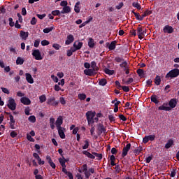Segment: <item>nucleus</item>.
Returning a JSON list of instances; mask_svg holds the SVG:
<instances>
[{
    "mask_svg": "<svg viewBox=\"0 0 179 179\" xmlns=\"http://www.w3.org/2000/svg\"><path fill=\"white\" fill-rule=\"evenodd\" d=\"M75 40L73 35L69 34L67 36V40L65 41L66 45H69V44H72Z\"/></svg>",
    "mask_w": 179,
    "mask_h": 179,
    "instance_id": "2eb2a0df",
    "label": "nucleus"
},
{
    "mask_svg": "<svg viewBox=\"0 0 179 179\" xmlns=\"http://www.w3.org/2000/svg\"><path fill=\"white\" fill-rule=\"evenodd\" d=\"M85 117L87 118L88 125H92L94 122V117H96L95 111H87L85 114Z\"/></svg>",
    "mask_w": 179,
    "mask_h": 179,
    "instance_id": "f257e3e1",
    "label": "nucleus"
},
{
    "mask_svg": "<svg viewBox=\"0 0 179 179\" xmlns=\"http://www.w3.org/2000/svg\"><path fill=\"white\" fill-rule=\"evenodd\" d=\"M179 76V69H174L171 70L165 76L166 79H173V78H177Z\"/></svg>",
    "mask_w": 179,
    "mask_h": 179,
    "instance_id": "f03ea898",
    "label": "nucleus"
},
{
    "mask_svg": "<svg viewBox=\"0 0 179 179\" xmlns=\"http://www.w3.org/2000/svg\"><path fill=\"white\" fill-rule=\"evenodd\" d=\"M49 44H50V41L47 40H43L41 41V45L43 46L49 45Z\"/></svg>",
    "mask_w": 179,
    "mask_h": 179,
    "instance_id": "de8ad7c7",
    "label": "nucleus"
},
{
    "mask_svg": "<svg viewBox=\"0 0 179 179\" xmlns=\"http://www.w3.org/2000/svg\"><path fill=\"white\" fill-rule=\"evenodd\" d=\"M115 85H116V86H117V89H121V87H122V85H121V83H120V81H118V80H116L115 82Z\"/></svg>",
    "mask_w": 179,
    "mask_h": 179,
    "instance_id": "e2e57ef3",
    "label": "nucleus"
},
{
    "mask_svg": "<svg viewBox=\"0 0 179 179\" xmlns=\"http://www.w3.org/2000/svg\"><path fill=\"white\" fill-rule=\"evenodd\" d=\"M60 6H63L64 8L65 6H68V1H62L60 3Z\"/></svg>",
    "mask_w": 179,
    "mask_h": 179,
    "instance_id": "864d4df0",
    "label": "nucleus"
},
{
    "mask_svg": "<svg viewBox=\"0 0 179 179\" xmlns=\"http://www.w3.org/2000/svg\"><path fill=\"white\" fill-rule=\"evenodd\" d=\"M161 82H162V78H160V76H157L155 79V85H157V86H159V85H160Z\"/></svg>",
    "mask_w": 179,
    "mask_h": 179,
    "instance_id": "7c9ffc66",
    "label": "nucleus"
},
{
    "mask_svg": "<svg viewBox=\"0 0 179 179\" xmlns=\"http://www.w3.org/2000/svg\"><path fill=\"white\" fill-rule=\"evenodd\" d=\"M85 145L83 146V149L86 150L89 149V140L87 139L85 141Z\"/></svg>",
    "mask_w": 179,
    "mask_h": 179,
    "instance_id": "79ce46f5",
    "label": "nucleus"
},
{
    "mask_svg": "<svg viewBox=\"0 0 179 179\" xmlns=\"http://www.w3.org/2000/svg\"><path fill=\"white\" fill-rule=\"evenodd\" d=\"M85 75H87V76H92V75L94 73V69H88L84 70Z\"/></svg>",
    "mask_w": 179,
    "mask_h": 179,
    "instance_id": "6ab92c4d",
    "label": "nucleus"
},
{
    "mask_svg": "<svg viewBox=\"0 0 179 179\" xmlns=\"http://www.w3.org/2000/svg\"><path fill=\"white\" fill-rule=\"evenodd\" d=\"M68 162V160L66 159H65V157H62V158H59V163H60L62 167H66V165L65 164V163H66Z\"/></svg>",
    "mask_w": 179,
    "mask_h": 179,
    "instance_id": "b1692460",
    "label": "nucleus"
},
{
    "mask_svg": "<svg viewBox=\"0 0 179 179\" xmlns=\"http://www.w3.org/2000/svg\"><path fill=\"white\" fill-rule=\"evenodd\" d=\"M98 131H99V134H106V130L103 124L99 123L98 124Z\"/></svg>",
    "mask_w": 179,
    "mask_h": 179,
    "instance_id": "aec40b11",
    "label": "nucleus"
},
{
    "mask_svg": "<svg viewBox=\"0 0 179 179\" xmlns=\"http://www.w3.org/2000/svg\"><path fill=\"white\" fill-rule=\"evenodd\" d=\"M16 101H15V99L12 97H10L8 101L7 107L11 111H15L16 110Z\"/></svg>",
    "mask_w": 179,
    "mask_h": 179,
    "instance_id": "7ed1b4c3",
    "label": "nucleus"
},
{
    "mask_svg": "<svg viewBox=\"0 0 179 179\" xmlns=\"http://www.w3.org/2000/svg\"><path fill=\"white\" fill-rule=\"evenodd\" d=\"M134 16H135V17L137 20L142 21V18H141V15L139 14V13H134Z\"/></svg>",
    "mask_w": 179,
    "mask_h": 179,
    "instance_id": "8fccbe9b",
    "label": "nucleus"
},
{
    "mask_svg": "<svg viewBox=\"0 0 179 179\" xmlns=\"http://www.w3.org/2000/svg\"><path fill=\"white\" fill-rule=\"evenodd\" d=\"M104 72L106 75H114V70H110V69L105 68Z\"/></svg>",
    "mask_w": 179,
    "mask_h": 179,
    "instance_id": "2f4dec72",
    "label": "nucleus"
},
{
    "mask_svg": "<svg viewBox=\"0 0 179 179\" xmlns=\"http://www.w3.org/2000/svg\"><path fill=\"white\" fill-rule=\"evenodd\" d=\"M80 5V1H78L76 3L75 6H74V11L76 13H79L80 12V8L79 6Z\"/></svg>",
    "mask_w": 179,
    "mask_h": 179,
    "instance_id": "a878e982",
    "label": "nucleus"
},
{
    "mask_svg": "<svg viewBox=\"0 0 179 179\" xmlns=\"http://www.w3.org/2000/svg\"><path fill=\"white\" fill-rule=\"evenodd\" d=\"M177 103H178V99L176 98H173L169 101L168 105L169 106V107L171 108V109L176 108V107H177Z\"/></svg>",
    "mask_w": 179,
    "mask_h": 179,
    "instance_id": "0eeeda50",
    "label": "nucleus"
},
{
    "mask_svg": "<svg viewBox=\"0 0 179 179\" xmlns=\"http://www.w3.org/2000/svg\"><path fill=\"white\" fill-rule=\"evenodd\" d=\"M143 142L144 143H148V142H149V138L148 137V136H145L143 138Z\"/></svg>",
    "mask_w": 179,
    "mask_h": 179,
    "instance_id": "774afa93",
    "label": "nucleus"
},
{
    "mask_svg": "<svg viewBox=\"0 0 179 179\" xmlns=\"http://www.w3.org/2000/svg\"><path fill=\"white\" fill-rule=\"evenodd\" d=\"M120 68H124V71L126 75H129V66H128V62L124 61L120 64Z\"/></svg>",
    "mask_w": 179,
    "mask_h": 179,
    "instance_id": "6e6552de",
    "label": "nucleus"
},
{
    "mask_svg": "<svg viewBox=\"0 0 179 179\" xmlns=\"http://www.w3.org/2000/svg\"><path fill=\"white\" fill-rule=\"evenodd\" d=\"M150 100L152 103H155V104H158L160 103V101L157 100V96L156 95H152L150 96Z\"/></svg>",
    "mask_w": 179,
    "mask_h": 179,
    "instance_id": "cd10ccee",
    "label": "nucleus"
},
{
    "mask_svg": "<svg viewBox=\"0 0 179 179\" xmlns=\"http://www.w3.org/2000/svg\"><path fill=\"white\" fill-rule=\"evenodd\" d=\"M164 33H168V34H171L174 33V28L170 25H166L163 29Z\"/></svg>",
    "mask_w": 179,
    "mask_h": 179,
    "instance_id": "9d476101",
    "label": "nucleus"
},
{
    "mask_svg": "<svg viewBox=\"0 0 179 179\" xmlns=\"http://www.w3.org/2000/svg\"><path fill=\"white\" fill-rule=\"evenodd\" d=\"M108 119L110 122H114V121H115V117L112 115H108Z\"/></svg>",
    "mask_w": 179,
    "mask_h": 179,
    "instance_id": "13d9d810",
    "label": "nucleus"
},
{
    "mask_svg": "<svg viewBox=\"0 0 179 179\" xmlns=\"http://www.w3.org/2000/svg\"><path fill=\"white\" fill-rule=\"evenodd\" d=\"M20 101L24 106H30V104H31V101H30V99H29L26 96L22 97L20 99Z\"/></svg>",
    "mask_w": 179,
    "mask_h": 179,
    "instance_id": "f8f14e48",
    "label": "nucleus"
},
{
    "mask_svg": "<svg viewBox=\"0 0 179 179\" xmlns=\"http://www.w3.org/2000/svg\"><path fill=\"white\" fill-rule=\"evenodd\" d=\"M27 139H28V141H29V142H34V138H33V137H31V136L29 134H27Z\"/></svg>",
    "mask_w": 179,
    "mask_h": 179,
    "instance_id": "49530a36",
    "label": "nucleus"
},
{
    "mask_svg": "<svg viewBox=\"0 0 179 179\" xmlns=\"http://www.w3.org/2000/svg\"><path fill=\"white\" fill-rule=\"evenodd\" d=\"M119 118L122 121H127V117H125L124 115L122 114L119 115Z\"/></svg>",
    "mask_w": 179,
    "mask_h": 179,
    "instance_id": "69168bd1",
    "label": "nucleus"
},
{
    "mask_svg": "<svg viewBox=\"0 0 179 179\" xmlns=\"http://www.w3.org/2000/svg\"><path fill=\"white\" fill-rule=\"evenodd\" d=\"M66 176H68L69 179H73V175L72 173L70 172V171H68V172L66 173Z\"/></svg>",
    "mask_w": 179,
    "mask_h": 179,
    "instance_id": "bf43d9fd",
    "label": "nucleus"
},
{
    "mask_svg": "<svg viewBox=\"0 0 179 179\" xmlns=\"http://www.w3.org/2000/svg\"><path fill=\"white\" fill-rule=\"evenodd\" d=\"M64 123V119L62 118V116H59L55 122V125L57 128H62L61 127L62 124Z\"/></svg>",
    "mask_w": 179,
    "mask_h": 179,
    "instance_id": "ddd939ff",
    "label": "nucleus"
},
{
    "mask_svg": "<svg viewBox=\"0 0 179 179\" xmlns=\"http://www.w3.org/2000/svg\"><path fill=\"white\" fill-rule=\"evenodd\" d=\"M114 61L116 62L117 64H120V62H122V64L124 62L127 60L124 59V57H122L117 56L115 57Z\"/></svg>",
    "mask_w": 179,
    "mask_h": 179,
    "instance_id": "393cba45",
    "label": "nucleus"
},
{
    "mask_svg": "<svg viewBox=\"0 0 179 179\" xmlns=\"http://www.w3.org/2000/svg\"><path fill=\"white\" fill-rule=\"evenodd\" d=\"M10 128L11 129H15V122H16V121L15 120V118L13 117V115H10Z\"/></svg>",
    "mask_w": 179,
    "mask_h": 179,
    "instance_id": "a211bd4d",
    "label": "nucleus"
},
{
    "mask_svg": "<svg viewBox=\"0 0 179 179\" xmlns=\"http://www.w3.org/2000/svg\"><path fill=\"white\" fill-rule=\"evenodd\" d=\"M168 103H164L162 106L158 107V110L160 111H171V108H169Z\"/></svg>",
    "mask_w": 179,
    "mask_h": 179,
    "instance_id": "9b49d317",
    "label": "nucleus"
},
{
    "mask_svg": "<svg viewBox=\"0 0 179 179\" xmlns=\"http://www.w3.org/2000/svg\"><path fill=\"white\" fill-rule=\"evenodd\" d=\"M1 90H2L3 93H5L6 94H9L10 92H9V90L6 87H1Z\"/></svg>",
    "mask_w": 179,
    "mask_h": 179,
    "instance_id": "c03bdc74",
    "label": "nucleus"
},
{
    "mask_svg": "<svg viewBox=\"0 0 179 179\" xmlns=\"http://www.w3.org/2000/svg\"><path fill=\"white\" fill-rule=\"evenodd\" d=\"M36 24H37V19L36 18V17H33L31 20V24L34 26Z\"/></svg>",
    "mask_w": 179,
    "mask_h": 179,
    "instance_id": "a18cd8bd",
    "label": "nucleus"
},
{
    "mask_svg": "<svg viewBox=\"0 0 179 179\" xmlns=\"http://www.w3.org/2000/svg\"><path fill=\"white\" fill-rule=\"evenodd\" d=\"M96 66H97V63H96V62L93 61L91 62V68H92V69H95Z\"/></svg>",
    "mask_w": 179,
    "mask_h": 179,
    "instance_id": "0e129e2a",
    "label": "nucleus"
},
{
    "mask_svg": "<svg viewBox=\"0 0 179 179\" xmlns=\"http://www.w3.org/2000/svg\"><path fill=\"white\" fill-rule=\"evenodd\" d=\"M117 45V41H113L110 43V44L108 45V50L109 51H113V50H115V45Z\"/></svg>",
    "mask_w": 179,
    "mask_h": 179,
    "instance_id": "5701e85b",
    "label": "nucleus"
},
{
    "mask_svg": "<svg viewBox=\"0 0 179 179\" xmlns=\"http://www.w3.org/2000/svg\"><path fill=\"white\" fill-rule=\"evenodd\" d=\"M83 46V42H80V41H75L73 47H76V49L78 50H80V48H82V47Z\"/></svg>",
    "mask_w": 179,
    "mask_h": 179,
    "instance_id": "4be33fe9",
    "label": "nucleus"
},
{
    "mask_svg": "<svg viewBox=\"0 0 179 179\" xmlns=\"http://www.w3.org/2000/svg\"><path fill=\"white\" fill-rule=\"evenodd\" d=\"M94 39L90 38L88 41V47H90V48H94Z\"/></svg>",
    "mask_w": 179,
    "mask_h": 179,
    "instance_id": "bb28decb",
    "label": "nucleus"
},
{
    "mask_svg": "<svg viewBox=\"0 0 179 179\" xmlns=\"http://www.w3.org/2000/svg\"><path fill=\"white\" fill-rule=\"evenodd\" d=\"M142 150H143V148L139 146L138 148L134 150V153H135V155H139L142 152Z\"/></svg>",
    "mask_w": 179,
    "mask_h": 179,
    "instance_id": "473e14b6",
    "label": "nucleus"
},
{
    "mask_svg": "<svg viewBox=\"0 0 179 179\" xmlns=\"http://www.w3.org/2000/svg\"><path fill=\"white\" fill-rule=\"evenodd\" d=\"M20 36L22 40H27L29 37V32H25L24 31H20Z\"/></svg>",
    "mask_w": 179,
    "mask_h": 179,
    "instance_id": "412c9836",
    "label": "nucleus"
},
{
    "mask_svg": "<svg viewBox=\"0 0 179 179\" xmlns=\"http://www.w3.org/2000/svg\"><path fill=\"white\" fill-rule=\"evenodd\" d=\"M121 89H122L123 92H125L126 93H128V92H129V87L128 86H122Z\"/></svg>",
    "mask_w": 179,
    "mask_h": 179,
    "instance_id": "37998d69",
    "label": "nucleus"
},
{
    "mask_svg": "<svg viewBox=\"0 0 179 179\" xmlns=\"http://www.w3.org/2000/svg\"><path fill=\"white\" fill-rule=\"evenodd\" d=\"M46 100H47V97L45 96V95L43 94L39 96L40 103H44L46 101Z\"/></svg>",
    "mask_w": 179,
    "mask_h": 179,
    "instance_id": "58836bf2",
    "label": "nucleus"
},
{
    "mask_svg": "<svg viewBox=\"0 0 179 179\" xmlns=\"http://www.w3.org/2000/svg\"><path fill=\"white\" fill-rule=\"evenodd\" d=\"M146 29L141 27V25H138L137 28V35L140 40L143 38L145 34H146Z\"/></svg>",
    "mask_w": 179,
    "mask_h": 179,
    "instance_id": "20e7f679",
    "label": "nucleus"
},
{
    "mask_svg": "<svg viewBox=\"0 0 179 179\" xmlns=\"http://www.w3.org/2000/svg\"><path fill=\"white\" fill-rule=\"evenodd\" d=\"M58 131V134L59 137L61 138V139H65L66 136H65V132L64 131H65V129L60 127L57 129Z\"/></svg>",
    "mask_w": 179,
    "mask_h": 179,
    "instance_id": "dca6fc26",
    "label": "nucleus"
},
{
    "mask_svg": "<svg viewBox=\"0 0 179 179\" xmlns=\"http://www.w3.org/2000/svg\"><path fill=\"white\" fill-rule=\"evenodd\" d=\"M52 15L53 16H61V11L59 10H55L52 11Z\"/></svg>",
    "mask_w": 179,
    "mask_h": 179,
    "instance_id": "c9c22d12",
    "label": "nucleus"
},
{
    "mask_svg": "<svg viewBox=\"0 0 179 179\" xmlns=\"http://www.w3.org/2000/svg\"><path fill=\"white\" fill-rule=\"evenodd\" d=\"M37 17H38V19H41V20H43V19H44V17H45L46 15L45 14H37L36 15Z\"/></svg>",
    "mask_w": 179,
    "mask_h": 179,
    "instance_id": "052dcab7",
    "label": "nucleus"
},
{
    "mask_svg": "<svg viewBox=\"0 0 179 179\" xmlns=\"http://www.w3.org/2000/svg\"><path fill=\"white\" fill-rule=\"evenodd\" d=\"M63 10H64V13H69L71 12V7H69V6H66L63 7Z\"/></svg>",
    "mask_w": 179,
    "mask_h": 179,
    "instance_id": "a19ab883",
    "label": "nucleus"
},
{
    "mask_svg": "<svg viewBox=\"0 0 179 179\" xmlns=\"http://www.w3.org/2000/svg\"><path fill=\"white\" fill-rule=\"evenodd\" d=\"M132 6L134 8H136V9H138V10H140V9L142 8V7L141 6V4L139 3H136V2H133Z\"/></svg>",
    "mask_w": 179,
    "mask_h": 179,
    "instance_id": "f704fd0d",
    "label": "nucleus"
},
{
    "mask_svg": "<svg viewBox=\"0 0 179 179\" xmlns=\"http://www.w3.org/2000/svg\"><path fill=\"white\" fill-rule=\"evenodd\" d=\"M25 78L28 83H30L31 85H33V83H34V79H33L31 74L29 73H25Z\"/></svg>",
    "mask_w": 179,
    "mask_h": 179,
    "instance_id": "4468645a",
    "label": "nucleus"
},
{
    "mask_svg": "<svg viewBox=\"0 0 179 179\" xmlns=\"http://www.w3.org/2000/svg\"><path fill=\"white\" fill-rule=\"evenodd\" d=\"M132 82H134V78H129V80L125 82V84L130 85V83H132Z\"/></svg>",
    "mask_w": 179,
    "mask_h": 179,
    "instance_id": "338daca9",
    "label": "nucleus"
},
{
    "mask_svg": "<svg viewBox=\"0 0 179 179\" xmlns=\"http://www.w3.org/2000/svg\"><path fill=\"white\" fill-rule=\"evenodd\" d=\"M10 136H11V138H16L17 136V133L15 131H12L10 134Z\"/></svg>",
    "mask_w": 179,
    "mask_h": 179,
    "instance_id": "09e8293b",
    "label": "nucleus"
},
{
    "mask_svg": "<svg viewBox=\"0 0 179 179\" xmlns=\"http://www.w3.org/2000/svg\"><path fill=\"white\" fill-rule=\"evenodd\" d=\"M138 76H140L141 78H142V76H143L145 75V71H143V69H137L136 71Z\"/></svg>",
    "mask_w": 179,
    "mask_h": 179,
    "instance_id": "e433bc0d",
    "label": "nucleus"
},
{
    "mask_svg": "<svg viewBox=\"0 0 179 179\" xmlns=\"http://www.w3.org/2000/svg\"><path fill=\"white\" fill-rule=\"evenodd\" d=\"M130 149H131V143H127L126 146L123 148L122 157H125V156L128 155V152H129Z\"/></svg>",
    "mask_w": 179,
    "mask_h": 179,
    "instance_id": "1a4fd4ad",
    "label": "nucleus"
},
{
    "mask_svg": "<svg viewBox=\"0 0 179 179\" xmlns=\"http://www.w3.org/2000/svg\"><path fill=\"white\" fill-rule=\"evenodd\" d=\"M59 101L63 106H65V104H66V101H65V99L64 97H60Z\"/></svg>",
    "mask_w": 179,
    "mask_h": 179,
    "instance_id": "5fc2aeb1",
    "label": "nucleus"
},
{
    "mask_svg": "<svg viewBox=\"0 0 179 179\" xmlns=\"http://www.w3.org/2000/svg\"><path fill=\"white\" fill-rule=\"evenodd\" d=\"M24 64V59L23 58L18 57L16 60L17 65H23Z\"/></svg>",
    "mask_w": 179,
    "mask_h": 179,
    "instance_id": "c85d7f7f",
    "label": "nucleus"
},
{
    "mask_svg": "<svg viewBox=\"0 0 179 179\" xmlns=\"http://www.w3.org/2000/svg\"><path fill=\"white\" fill-rule=\"evenodd\" d=\"M47 104H48V106H52L53 107H57V106L59 104V101H55V97L52 96L51 98L48 99Z\"/></svg>",
    "mask_w": 179,
    "mask_h": 179,
    "instance_id": "423d86ee",
    "label": "nucleus"
},
{
    "mask_svg": "<svg viewBox=\"0 0 179 179\" xmlns=\"http://www.w3.org/2000/svg\"><path fill=\"white\" fill-rule=\"evenodd\" d=\"M107 85V80L106 78L100 79L99 81V86H106Z\"/></svg>",
    "mask_w": 179,
    "mask_h": 179,
    "instance_id": "c756f323",
    "label": "nucleus"
},
{
    "mask_svg": "<svg viewBox=\"0 0 179 179\" xmlns=\"http://www.w3.org/2000/svg\"><path fill=\"white\" fill-rule=\"evenodd\" d=\"M32 55L33 57H34L36 61H41V59H43V57L41 56V52H40V50L38 49L33 50Z\"/></svg>",
    "mask_w": 179,
    "mask_h": 179,
    "instance_id": "39448f33",
    "label": "nucleus"
},
{
    "mask_svg": "<svg viewBox=\"0 0 179 179\" xmlns=\"http://www.w3.org/2000/svg\"><path fill=\"white\" fill-rule=\"evenodd\" d=\"M82 169H83V171L84 173H87L89 171H87V164H86L83 165Z\"/></svg>",
    "mask_w": 179,
    "mask_h": 179,
    "instance_id": "6e6d98bb",
    "label": "nucleus"
},
{
    "mask_svg": "<svg viewBox=\"0 0 179 179\" xmlns=\"http://www.w3.org/2000/svg\"><path fill=\"white\" fill-rule=\"evenodd\" d=\"M28 120L29 121V122H32L33 124H34V122H36V116L34 115H31L29 117Z\"/></svg>",
    "mask_w": 179,
    "mask_h": 179,
    "instance_id": "ea45409f",
    "label": "nucleus"
},
{
    "mask_svg": "<svg viewBox=\"0 0 179 179\" xmlns=\"http://www.w3.org/2000/svg\"><path fill=\"white\" fill-rule=\"evenodd\" d=\"M173 145H174V140L173 138H169L165 144V149H170Z\"/></svg>",
    "mask_w": 179,
    "mask_h": 179,
    "instance_id": "f3484780",
    "label": "nucleus"
},
{
    "mask_svg": "<svg viewBox=\"0 0 179 179\" xmlns=\"http://www.w3.org/2000/svg\"><path fill=\"white\" fill-rule=\"evenodd\" d=\"M52 30H54V27H47L43 29V33L47 34L50 33V31H52Z\"/></svg>",
    "mask_w": 179,
    "mask_h": 179,
    "instance_id": "72a5a7b5",
    "label": "nucleus"
},
{
    "mask_svg": "<svg viewBox=\"0 0 179 179\" xmlns=\"http://www.w3.org/2000/svg\"><path fill=\"white\" fill-rule=\"evenodd\" d=\"M53 48H55V50H59V48H61V45H59V44L58 43H54L52 45Z\"/></svg>",
    "mask_w": 179,
    "mask_h": 179,
    "instance_id": "680f3d73",
    "label": "nucleus"
},
{
    "mask_svg": "<svg viewBox=\"0 0 179 179\" xmlns=\"http://www.w3.org/2000/svg\"><path fill=\"white\" fill-rule=\"evenodd\" d=\"M78 98L80 100H85L86 99V95L85 94H78Z\"/></svg>",
    "mask_w": 179,
    "mask_h": 179,
    "instance_id": "3c124183",
    "label": "nucleus"
},
{
    "mask_svg": "<svg viewBox=\"0 0 179 179\" xmlns=\"http://www.w3.org/2000/svg\"><path fill=\"white\" fill-rule=\"evenodd\" d=\"M147 136L148 138V141H151V142L155 141V139L156 138V136L155 135H149V136Z\"/></svg>",
    "mask_w": 179,
    "mask_h": 179,
    "instance_id": "4d7b16f0",
    "label": "nucleus"
},
{
    "mask_svg": "<svg viewBox=\"0 0 179 179\" xmlns=\"http://www.w3.org/2000/svg\"><path fill=\"white\" fill-rule=\"evenodd\" d=\"M40 45V39H36L34 43V46L37 48Z\"/></svg>",
    "mask_w": 179,
    "mask_h": 179,
    "instance_id": "603ef678",
    "label": "nucleus"
},
{
    "mask_svg": "<svg viewBox=\"0 0 179 179\" xmlns=\"http://www.w3.org/2000/svg\"><path fill=\"white\" fill-rule=\"evenodd\" d=\"M92 155H94V156L95 157H98V160H101V159H103V154H99L97 152H92Z\"/></svg>",
    "mask_w": 179,
    "mask_h": 179,
    "instance_id": "4c0bfd02",
    "label": "nucleus"
}]
</instances>
